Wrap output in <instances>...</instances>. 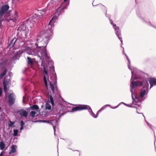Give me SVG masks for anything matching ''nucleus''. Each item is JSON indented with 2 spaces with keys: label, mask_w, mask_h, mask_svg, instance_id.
<instances>
[{
  "label": "nucleus",
  "mask_w": 156,
  "mask_h": 156,
  "mask_svg": "<svg viewBox=\"0 0 156 156\" xmlns=\"http://www.w3.org/2000/svg\"><path fill=\"white\" fill-rule=\"evenodd\" d=\"M38 121L41 122L49 123V121H46L45 120H39Z\"/></svg>",
  "instance_id": "27"
},
{
  "label": "nucleus",
  "mask_w": 156,
  "mask_h": 156,
  "mask_svg": "<svg viewBox=\"0 0 156 156\" xmlns=\"http://www.w3.org/2000/svg\"><path fill=\"white\" fill-rule=\"evenodd\" d=\"M55 18L53 17L50 21L48 26V29L42 32L41 34H43V35L42 36H38L36 39L38 44L40 45L38 47L40 48H43V52L45 58L47 59H49V57L48 56L47 54L46 49L45 47L48 42L50 37L52 35L53 33L52 28L53 27L54 22H53V20ZM37 46L38 47V44Z\"/></svg>",
  "instance_id": "1"
},
{
  "label": "nucleus",
  "mask_w": 156,
  "mask_h": 156,
  "mask_svg": "<svg viewBox=\"0 0 156 156\" xmlns=\"http://www.w3.org/2000/svg\"><path fill=\"white\" fill-rule=\"evenodd\" d=\"M104 109V108H101L97 113V115H98L99 113Z\"/></svg>",
  "instance_id": "29"
},
{
  "label": "nucleus",
  "mask_w": 156,
  "mask_h": 156,
  "mask_svg": "<svg viewBox=\"0 0 156 156\" xmlns=\"http://www.w3.org/2000/svg\"><path fill=\"white\" fill-rule=\"evenodd\" d=\"M56 83H57V82L56 81H54V84L55 85V86H56V87H57V85H56Z\"/></svg>",
  "instance_id": "34"
},
{
  "label": "nucleus",
  "mask_w": 156,
  "mask_h": 156,
  "mask_svg": "<svg viewBox=\"0 0 156 156\" xmlns=\"http://www.w3.org/2000/svg\"><path fill=\"white\" fill-rule=\"evenodd\" d=\"M18 17L17 12L15 11L14 14L10 16V20H12L13 22H15L17 18Z\"/></svg>",
  "instance_id": "11"
},
{
  "label": "nucleus",
  "mask_w": 156,
  "mask_h": 156,
  "mask_svg": "<svg viewBox=\"0 0 156 156\" xmlns=\"http://www.w3.org/2000/svg\"><path fill=\"white\" fill-rule=\"evenodd\" d=\"M45 108L46 109L50 110L51 109V106L48 104H46Z\"/></svg>",
  "instance_id": "26"
},
{
  "label": "nucleus",
  "mask_w": 156,
  "mask_h": 156,
  "mask_svg": "<svg viewBox=\"0 0 156 156\" xmlns=\"http://www.w3.org/2000/svg\"><path fill=\"white\" fill-rule=\"evenodd\" d=\"M9 6L8 5H3L2 6L0 10V18L3 15L5 12L9 9Z\"/></svg>",
  "instance_id": "6"
},
{
  "label": "nucleus",
  "mask_w": 156,
  "mask_h": 156,
  "mask_svg": "<svg viewBox=\"0 0 156 156\" xmlns=\"http://www.w3.org/2000/svg\"><path fill=\"white\" fill-rule=\"evenodd\" d=\"M14 122H12L10 121V123L9 124V127H12V125H13Z\"/></svg>",
  "instance_id": "28"
},
{
  "label": "nucleus",
  "mask_w": 156,
  "mask_h": 156,
  "mask_svg": "<svg viewBox=\"0 0 156 156\" xmlns=\"http://www.w3.org/2000/svg\"><path fill=\"white\" fill-rule=\"evenodd\" d=\"M110 23L112 24V25L113 24V22L112 21V20H111L110 21Z\"/></svg>",
  "instance_id": "35"
},
{
  "label": "nucleus",
  "mask_w": 156,
  "mask_h": 156,
  "mask_svg": "<svg viewBox=\"0 0 156 156\" xmlns=\"http://www.w3.org/2000/svg\"><path fill=\"white\" fill-rule=\"evenodd\" d=\"M27 62L28 64L29 65H30L31 66L33 65L34 64V62L32 59L29 57H27Z\"/></svg>",
  "instance_id": "15"
},
{
  "label": "nucleus",
  "mask_w": 156,
  "mask_h": 156,
  "mask_svg": "<svg viewBox=\"0 0 156 156\" xmlns=\"http://www.w3.org/2000/svg\"><path fill=\"white\" fill-rule=\"evenodd\" d=\"M114 28L115 30L116 31V35L118 36L119 39L121 41V39H122V37H120L121 34H120V30L119 29V28L118 27H117L116 26V25L114 23L112 25Z\"/></svg>",
  "instance_id": "8"
},
{
  "label": "nucleus",
  "mask_w": 156,
  "mask_h": 156,
  "mask_svg": "<svg viewBox=\"0 0 156 156\" xmlns=\"http://www.w3.org/2000/svg\"><path fill=\"white\" fill-rule=\"evenodd\" d=\"M8 103L9 105L11 106L13 104L15 100L14 94L11 93L9 94L8 96Z\"/></svg>",
  "instance_id": "5"
},
{
  "label": "nucleus",
  "mask_w": 156,
  "mask_h": 156,
  "mask_svg": "<svg viewBox=\"0 0 156 156\" xmlns=\"http://www.w3.org/2000/svg\"><path fill=\"white\" fill-rule=\"evenodd\" d=\"M19 30H21L22 31H24L26 30L25 25L24 24L21 25L19 27Z\"/></svg>",
  "instance_id": "18"
},
{
  "label": "nucleus",
  "mask_w": 156,
  "mask_h": 156,
  "mask_svg": "<svg viewBox=\"0 0 156 156\" xmlns=\"http://www.w3.org/2000/svg\"><path fill=\"white\" fill-rule=\"evenodd\" d=\"M18 130H14L13 135L14 136H16L18 135Z\"/></svg>",
  "instance_id": "25"
},
{
  "label": "nucleus",
  "mask_w": 156,
  "mask_h": 156,
  "mask_svg": "<svg viewBox=\"0 0 156 156\" xmlns=\"http://www.w3.org/2000/svg\"><path fill=\"white\" fill-rule=\"evenodd\" d=\"M3 85L4 90L5 91H6L7 90V84H6V82L5 80L3 81Z\"/></svg>",
  "instance_id": "20"
},
{
  "label": "nucleus",
  "mask_w": 156,
  "mask_h": 156,
  "mask_svg": "<svg viewBox=\"0 0 156 156\" xmlns=\"http://www.w3.org/2000/svg\"><path fill=\"white\" fill-rule=\"evenodd\" d=\"M126 57H127V59H128V60L129 61V58H128V57L127 56H126Z\"/></svg>",
  "instance_id": "39"
},
{
  "label": "nucleus",
  "mask_w": 156,
  "mask_h": 156,
  "mask_svg": "<svg viewBox=\"0 0 156 156\" xmlns=\"http://www.w3.org/2000/svg\"><path fill=\"white\" fill-rule=\"evenodd\" d=\"M2 91L1 88H0V97L2 96Z\"/></svg>",
  "instance_id": "33"
},
{
  "label": "nucleus",
  "mask_w": 156,
  "mask_h": 156,
  "mask_svg": "<svg viewBox=\"0 0 156 156\" xmlns=\"http://www.w3.org/2000/svg\"><path fill=\"white\" fill-rule=\"evenodd\" d=\"M50 100L51 102V104L52 105H54V100L53 99V98L51 95H50L49 97Z\"/></svg>",
  "instance_id": "22"
},
{
  "label": "nucleus",
  "mask_w": 156,
  "mask_h": 156,
  "mask_svg": "<svg viewBox=\"0 0 156 156\" xmlns=\"http://www.w3.org/2000/svg\"><path fill=\"white\" fill-rule=\"evenodd\" d=\"M17 40V39L16 38H13L12 40H11L10 43L9 44V46L12 47L13 46Z\"/></svg>",
  "instance_id": "14"
},
{
  "label": "nucleus",
  "mask_w": 156,
  "mask_h": 156,
  "mask_svg": "<svg viewBox=\"0 0 156 156\" xmlns=\"http://www.w3.org/2000/svg\"><path fill=\"white\" fill-rule=\"evenodd\" d=\"M68 5V4L67 2H64L63 1L60 7L58 8V10H63L64 9H66Z\"/></svg>",
  "instance_id": "10"
},
{
  "label": "nucleus",
  "mask_w": 156,
  "mask_h": 156,
  "mask_svg": "<svg viewBox=\"0 0 156 156\" xmlns=\"http://www.w3.org/2000/svg\"><path fill=\"white\" fill-rule=\"evenodd\" d=\"M92 4H93V5H94V2Z\"/></svg>",
  "instance_id": "41"
},
{
  "label": "nucleus",
  "mask_w": 156,
  "mask_h": 156,
  "mask_svg": "<svg viewBox=\"0 0 156 156\" xmlns=\"http://www.w3.org/2000/svg\"><path fill=\"white\" fill-rule=\"evenodd\" d=\"M89 107V106L88 105H80L72 108L71 109V111L72 112H75L85 110L87 109Z\"/></svg>",
  "instance_id": "3"
},
{
  "label": "nucleus",
  "mask_w": 156,
  "mask_h": 156,
  "mask_svg": "<svg viewBox=\"0 0 156 156\" xmlns=\"http://www.w3.org/2000/svg\"><path fill=\"white\" fill-rule=\"evenodd\" d=\"M42 15H40L39 16H42Z\"/></svg>",
  "instance_id": "42"
},
{
  "label": "nucleus",
  "mask_w": 156,
  "mask_h": 156,
  "mask_svg": "<svg viewBox=\"0 0 156 156\" xmlns=\"http://www.w3.org/2000/svg\"><path fill=\"white\" fill-rule=\"evenodd\" d=\"M19 113L21 116H22L25 117H27V116L28 114L27 113L25 110L23 109H22L20 110L19 111Z\"/></svg>",
  "instance_id": "12"
},
{
  "label": "nucleus",
  "mask_w": 156,
  "mask_h": 156,
  "mask_svg": "<svg viewBox=\"0 0 156 156\" xmlns=\"http://www.w3.org/2000/svg\"><path fill=\"white\" fill-rule=\"evenodd\" d=\"M36 114V112L34 111H32L30 113V115L32 117H33L35 116V115Z\"/></svg>",
  "instance_id": "23"
},
{
  "label": "nucleus",
  "mask_w": 156,
  "mask_h": 156,
  "mask_svg": "<svg viewBox=\"0 0 156 156\" xmlns=\"http://www.w3.org/2000/svg\"><path fill=\"white\" fill-rule=\"evenodd\" d=\"M43 69L44 70V72L46 75H48V72L46 70V69L45 67H43Z\"/></svg>",
  "instance_id": "30"
},
{
  "label": "nucleus",
  "mask_w": 156,
  "mask_h": 156,
  "mask_svg": "<svg viewBox=\"0 0 156 156\" xmlns=\"http://www.w3.org/2000/svg\"><path fill=\"white\" fill-rule=\"evenodd\" d=\"M30 109L32 110H38L39 107L37 105H34L30 107Z\"/></svg>",
  "instance_id": "16"
},
{
  "label": "nucleus",
  "mask_w": 156,
  "mask_h": 156,
  "mask_svg": "<svg viewBox=\"0 0 156 156\" xmlns=\"http://www.w3.org/2000/svg\"><path fill=\"white\" fill-rule=\"evenodd\" d=\"M149 82L150 85V88L153 86L156 85V79L154 78H151L149 79Z\"/></svg>",
  "instance_id": "9"
},
{
  "label": "nucleus",
  "mask_w": 156,
  "mask_h": 156,
  "mask_svg": "<svg viewBox=\"0 0 156 156\" xmlns=\"http://www.w3.org/2000/svg\"><path fill=\"white\" fill-rule=\"evenodd\" d=\"M134 79L133 80L132 78L131 80H132L131 84H130V91L133 94L134 93L135 91V87H137V86H142V83L140 81H135L134 80Z\"/></svg>",
  "instance_id": "2"
},
{
  "label": "nucleus",
  "mask_w": 156,
  "mask_h": 156,
  "mask_svg": "<svg viewBox=\"0 0 156 156\" xmlns=\"http://www.w3.org/2000/svg\"><path fill=\"white\" fill-rule=\"evenodd\" d=\"M134 101L136 103H137L139 101L138 98H136L135 99Z\"/></svg>",
  "instance_id": "32"
},
{
  "label": "nucleus",
  "mask_w": 156,
  "mask_h": 156,
  "mask_svg": "<svg viewBox=\"0 0 156 156\" xmlns=\"http://www.w3.org/2000/svg\"><path fill=\"white\" fill-rule=\"evenodd\" d=\"M16 146L15 145H12L11 147V149L10 150L9 154H10L11 153H15L16 151Z\"/></svg>",
  "instance_id": "13"
},
{
  "label": "nucleus",
  "mask_w": 156,
  "mask_h": 156,
  "mask_svg": "<svg viewBox=\"0 0 156 156\" xmlns=\"http://www.w3.org/2000/svg\"><path fill=\"white\" fill-rule=\"evenodd\" d=\"M68 0H64V2H67V1H68Z\"/></svg>",
  "instance_id": "38"
},
{
  "label": "nucleus",
  "mask_w": 156,
  "mask_h": 156,
  "mask_svg": "<svg viewBox=\"0 0 156 156\" xmlns=\"http://www.w3.org/2000/svg\"><path fill=\"white\" fill-rule=\"evenodd\" d=\"M20 123H21L20 126H24L25 124H24V123L23 122V121L22 120L21 121Z\"/></svg>",
  "instance_id": "31"
},
{
  "label": "nucleus",
  "mask_w": 156,
  "mask_h": 156,
  "mask_svg": "<svg viewBox=\"0 0 156 156\" xmlns=\"http://www.w3.org/2000/svg\"><path fill=\"white\" fill-rule=\"evenodd\" d=\"M44 82L45 83V84L46 87L47 88L48 87L47 83V81L46 80V77L45 75H44Z\"/></svg>",
  "instance_id": "24"
},
{
  "label": "nucleus",
  "mask_w": 156,
  "mask_h": 156,
  "mask_svg": "<svg viewBox=\"0 0 156 156\" xmlns=\"http://www.w3.org/2000/svg\"><path fill=\"white\" fill-rule=\"evenodd\" d=\"M49 84H50V87L51 88L52 91L54 93V85L51 82L49 83Z\"/></svg>",
  "instance_id": "21"
},
{
  "label": "nucleus",
  "mask_w": 156,
  "mask_h": 156,
  "mask_svg": "<svg viewBox=\"0 0 156 156\" xmlns=\"http://www.w3.org/2000/svg\"><path fill=\"white\" fill-rule=\"evenodd\" d=\"M5 146V145L3 141L0 142V148L2 150H3Z\"/></svg>",
  "instance_id": "19"
},
{
  "label": "nucleus",
  "mask_w": 156,
  "mask_h": 156,
  "mask_svg": "<svg viewBox=\"0 0 156 156\" xmlns=\"http://www.w3.org/2000/svg\"><path fill=\"white\" fill-rule=\"evenodd\" d=\"M3 153L1 152L0 154V156H2L3 155Z\"/></svg>",
  "instance_id": "36"
},
{
  "label": "nucleus",
  "mask_w": 156,
  "mask_h": 156,
  "mask_svg": "<svg viewBox=\"0 0 156 156\" xmlns=\"http://www.w3.org/2000/svg\"><path fill=\"white\" fill-rule=\"evenodd\" d=\"M7 72V69L5 68L4 69V72L0 74V79L2 78L5 75Z\"/></svg>",
  "instance_id": "17"
},
{
  "label": "nucleus",
  "mask_w": 156,
  "mask_h": 156,
  "mask_svg": "<svg viewBox=\"0 0 156 156\" xmlns=\"http://www.w3.org/2000/svg\"><path fill=\"white\" fill-rule=\"evenodd\" d=\"M149 84L146 81V86L143 87L140 90V96L143 97L145 94L146 93L148 92Z\"/></svg>",
  "instance_id": "4"
},
{
  "label": "nucleus",
  "mask_w": 156,
  "mask_h": 156,
  "mask_svg": "<svg viewBox=\"0 0 156 156\" xmlns=\"http://www.w3.org/2000/svg\"><path fill=\"white\" fill-rule=\"evenodd\" d=\"M79 156H80V154H79Z\"/></svg>",
  "instance_id": "43"
},
{
  "label": "nucleus",
  "mask_w": 156,
  "mask_h": 156,
  "mask_svg": "<svg viewBox=\"0 0 156 156\" xmlns=\"http://www.w3.org/2000/svg\"><path fill=\"white\" fill-rule=\"evenodd\" d=\"M23 126H21V127L20 128V130H21L23 129Z\"/></svg>",
  "instance_id": "37"
},
{
  "label": "nucleus",
  "mask_w": 156,
  "mask_h": 156,
  "mask_svg": "<svg viewBox=\"0 0 156 156\" xmlns=\"http://www.w3.org/2000/svg\"><path fill=\"white\" fill-rule=\"evenodd\" d=\"M42 12H43V13H44V10H43V11H42Z\"/></svg>",
  "instance_id": "40"
},
{
  "label": "nucleus",
  "mask_w": 156,
  "mask_h": 156,
  "mask_svg": "<svg viewBox=\"0 0 156 156\" xmlns=\"http://www.w3.org/2000/svg\"><path fill=\"white\" fill-rule=\"evenodd\" d=\"M97 9L100 12L106 14V7L101 4L97 5Z\"/></svg>",
  "instance_id": "7"
}]
</instances>
